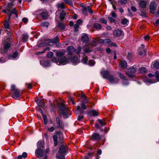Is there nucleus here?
Returning <instances> with one entry per match:
<instances>
[{
  "label": "nucleus",
  "instance_id": "nucleus-58",
  "mask_svg": "<svg viewBox=\"0 0 159 159\" xmlns=\"http://www.w3.org/2000/svg\"><path fill=\"white\" fill-rule=\"evenodd\" d=\"M43 119L44 123L45 124H46L47 123V119L46 116L45 115H43Z\"/></svg>",
  "mask_w": 159,
  "mask_h": 159
},
{
  "label": "nucleus",
  "instance_id": "nucleus-60",
  "mask_svg": "<svg viewBox=\"0 0 159 159\" xmlns=\"http://www.w3.org/2000/svg\"><path fill=\"white\" fill-rule=\"evenodd\" d=\"M87 10H88L90 14H92L93 13V12L92 10L89 7H88Z\"/></svg>",
  "mask_w": 159,
  "mask_h": 159
},
{
  "label": "nucleus",
  "instance_id": "nucleus-62",
  "mask_svg": "<svg viewBox=\"0 0 159 159\" xmlns=\"http://www.w3.org/2000/svg\"><path fill=\"white\" fill-rule=\"evenodd\" d=\"M144 39L146 41L150 39L149 36L148 35H146L143 37Z\"/></svg>",
  "mask_w": 159,
  "mask_h": 159
},
{
  "label": "nucleus",
  "instance_id": "nucleus-7",
  "mask_svg": "<svg viewBox=\"0 0 159 159\" xmlns=\"http://www.w3.org/2000/svg\"><path fill=\"white\" fill-rule=\"evenodd\" d=\"M56 135H54L53 136L54 144L55 146H57L58 142H61L63 139V134L60 132L56 133Z\"/></svg>",
  "mask_w": 159,
  "mask_h": 159
},
{
  "label": "nucleus",
  "instance_id": "nucleus-33",
  "mask_svg": "<svg viewBox=\"0 0 159 159\" xmlns=\"http://www.w3.org/2000/svg\"><path fill=\"white\" fill-rule=\"evenodd\" d=\"M97 39H93L92 40L91 44L93 47H96L97 46V42L98 41H97Z\"/></svg>",
  "mask_w": 159,
  "mask_h": 159
},
{
  "label": "nucleus",
  "instance_id": "nucleus-8",
  "mask_svg": "<svg viewBox=\"0 0 159 159\" xmlns=\"http://www.w3.org/2000/svg\"><path fill=\"white\" fill-rule=\"evenodd\" d=\"M108 80L111 84H117L119 80L116 77L112 75H110L109 76Z\"/></svg>",
  "mask_w": 159,
  "mask_h": 159
},
{
  "label": "nucleus",
  "instance_id": "nucleus-43",
  "mask_svg": "<svg viewBox=\"0 0 159 159\" xmlns=\"http://www.w3.org/2000/svg\"><path fill=\"white\" fill-rule=\"evenodd\" d=\"M41 64L45 66H48V62L46 61H43L41 62Z\"/></svg>",
  "mask_w": 159,
  "mask_h": 159
},
{
  "label": "nucleus",
  "instance_id": "nucleus-20",
  "mask_svg": "<svg viewBox=\"0 0 159 159\" xmlns=\"http://www.w3.org/2000/svg\"><path fill=\"white\" fill-rule=\"evenodd\" d=\"M146 50L145 49H140L139 51V54L142 56H144L146 54Z\"/></svg>",
  "mask_w": 159,
  "mask_h": 159
},
{
  "label": "nucleus",
  "instance_id": "nucleus-2",
  "mask_svg": "<svg viewBox=\"0 0 159 159\" xmlns=\"http://www.w3.org/2000/svg\"><path fill=\"white\" fill-rule=\"evenodd\" d=\"M80 100H81L80 103V114H81L84 113V110L87 109V106L86 104L89 102L86 96L83 92H81Z\"/></svg>",
  "mask_w": 159,
  "mask_h": 159
},
{
  "label": "nucleus",
  "instance_id": "nucleus-47",
  "mask_svg": "<svg viewBox=\"0 0 159 159\" xmlns=\"http://www.w3.org/2000/svg\"><path fill=\"white\" fill-rule=\"evenodd\" d=\"M38 104L39 106H40L41 107H43L44 106V103L43 102V100L39 101Z\"/></svg>",
  "mask_w": 159,
  "mask_h": 159
},
{
  "label": "nucleus",
  "instance_id": "nucleus-40",
  "mask_svg": "<svg viewBox=\"0 0 159 159\" xmlns=\"http://www.w3.org/2000/svg\"><path fill=\"white\" fill-rule=\"evenodd\" d=\"M128 21V20L127 19L125 18H124L121 20V23L123 25H125L127 24Z\"/></svg>",
  "mask_w": 159,
  "mask_h": 159
},
{
  "label": "nucleus",
  "instance_id": "nucleus-30",
  "mask_svg": "<svg viewBox=\"0 0 159 159\" xmlns=\"http://www.w3.org/2000/svg\"><path fill=\"white\" fill-rule=\"evenodd\" d=\"M146 2L144 1L140 2V6L142 8H145L146 7Z\"/></svg>",
  "mask_w": 159,
  "mask_h": 159
},
{
  "label": "nucleus",
  "instance_id": "nucleus-25",
  "mask_svg": "<svg viewBox=\"0 0 159 159\" xmlns=\"http://www.w3.org/2000/svg\"><path fill=\"white\" fill-rule=\"evenodd\" d=\"M128 70L129 73L133 74L135 72L136 69L135 67L132 66V67L128 69Z\"/></svg>",
  "mask_w": 159,
  "mask_h": 159
},
{
  "label": "nucleus",
  "instance_id": "nucleus-16",
  "mask_svg": "<svg viewBox=\"0 0 159 159\" xmlns=\"http://www.w3.org/2000/svg\"><path fill=\"white\" fill-rule=\"evenodd\" d=\"M56 122L57 127L59 128H62L63 127V124L62 122L60 121V119L59 117H57L56 118Z\"/></svg>",
  "mask_w": 159,
  "mask_h": 159
},
{
  "label": "nucleus",
  "instance_id": "nucleus-24",
  "mask_svg": "<svg viewBox=\"0 0 159 159\" xmlns=\"http://www.w3.org/2000/svg\"><path fill=\"white\" fill-rule=\"evenodd\" d=\"M10 46V43H7V44H6L4 46V50L3 51V50H1V52L2 53H5L6 52V50L9 48Z\"/></svg>",
  "mask_w": 159,
  "mask_h": 159
},
{
  "label": "nucleus",
  "instance_id": "nucleus-14",
  "mask_svg": "<svg viewBox=\"0 0 159 159\" xmlns=\"http://www.w3.org/2000/svg\"><path fill=\"white\" fill-rule=\"evenodd\" d=\"M91 139L93 140H99L101 139V137L98 134L94 133L92 135Z\"/></svg>",
  "mask_w": 159,
  "mask_h": 159
},
{
  "label": "nucleus",
  "instance_id": "nucleus-61",
  "mask_svg": "<svg viewBox=\"0 0 159 159\" xmlns=\"http://www.w3.org/2000/svg\"><path fill=\"white\" fill-rule=\"evenodd\" d=\"M111 15L112 17L115 18L117 17V16L116 13L114 12H112L111 13Z\"/></svg>",
  "mask_w": 159,
  "mask_h": 159
},
{
  "label": "nucleus",
  "instance_id": "nucleus-57",
  "mask_svg": "<svg viewBox=\"0 0 159 159\" xmlns=\"http://www.w3.org/2000/svg\"><path fill=\"white\" fill-rule=\"evenodd\" d=\"M68 102L70 103H72L73 104H75V103L74 102L73 99L72 98V97H70L69 98V100H68Z\"/></svg>",
  "mask_w": 159,
  "mask_h": 159
},
{
  "label": "nucleus",
  "instance_id": "nucleus-59",
  "mask_svg": "<svg viewBox=\"0 0 159 159\" xmlns=\"http://www.w3.org/2000/svg\"><path fill=\"white\" fill-rule=\"evenodd\" d=\"M18 56V53L17 52H15L12 55V57L13 58H16Z\"/></svg>",
  "mask_w": 159,
  "mask_h": 159
},
{
  "label": "nucleus",
  "instance_id": "nucleus-22",
  "mask_svg": "<svg viewBox=\"0 0 159 159\" xmlns=\"http://www.w3.org/2000/svg\"><path fill=\"white\" fill-rule=\"evenodd\" d=\"M83 50L85 53H88L90 52L89 45L87 43H85V45L83 47Z\"/></svg>",
  "mask_w": 159,
  "mask_h": 159
},
{
  "label": "nucleus",
  "instance_id": "nucleus-23",
  "mask_svg": "<svg viewBox=\"0 0 159 159\" xmlns=\"http://www.w3.org/2000/svg\"><path fill=\"white\" fill-rule=\"evenodd\" d=\"M152 65L153 67L156 69H159V62L155 61L152 62Z\"/></svg>",
  "mask_w": 159,
  "mask_h": 159
},
{
  "label": "nucleus",
  "instance_id": "nucleus-37",
  "mask_svg": "<svg viewBox=\"0 0 159 159\" xmlns=\"http://www.w3.org/2000/svg\"><path fill=\"white\" fill-rule=\"evenodd\" d=\"M139 71L142 73H145L147 72V70L145 68L142 67L139 69Z\"/></svg>",
  "mask_w": 159,
  "mask_h": 159
},
{
  "label": "nucleus",
  "instance_id": "nucleus-48",
  "mask_svg": "<svg viewBox=\"0 0 159 159\" xmlns=\"http://www.w3.org/2000/svg\"><path fill=\"white\" fill-rule=\"evenodd\" d=\"M92 113V115L93 116H97L98 115V113L95 110H93L91 111Z\"/></svg>",
  "mask_w": 159,
  "mask_h": 159
},
{
  "label": "nucleus",
  "instance_id": "nucleus-6",
  "mask_svg": "<svg viewBox=\"0 0 159 159\" xmlns=\"http://www.w3.org/2000/svg\"><path fill=\"white\" fill-rule=\"evenodd\" d=\"M67 150V148L63 145L60 148L58 152L57 155V159H65V157L63 156L66 152Z\"/></svg>",
  "mask_w": 159,
  "mask_h": 159
},
{
  "label": "nucleus",
  "instance_id": "nucleus-21",
  "mask_svg": "<svg viewBox=\"0 0 159 159\" xmlns=\"http://www.w3.org/2000/svg\"><path fill=\"white\" fill-rule=\"evenodd\" d=\"M121 67L123 69L125 68L127 66V63L125 61L121 60L120 61Z\"/></svg>",
  "mask_w": 159,
  "mask_h": 159
},
{
  "label": "nucleus",
  "instance_id": "nucleus-10",
  "mask_svg": "<svg viewBox=\"0 0 159 159\" xmlns=\"http://www.w3.org/2000/svg\"><path fill=\"white\" fill-rule=\"evenodd\" d=\"M157 7V4L155 2H151L150 4L149 9L150 12L152 14L154 13Z\"/></svg>",
  "mask_w": 159,
  "mask_h": 159
},
{
  "label": "nucleus",
  "instance_id": "nucleus-18",
  "mask_svg": "<svg viewBox=\"0 0 159 159\" xmlns=\"http://www.w3.org/2000/svg\"><path fill=\"white\" fill-rule=\"evenodd\" d=\"M122 31L120 30H115L114 32V35L116 37H119L122 34Z\"/></svg>",
  "mask_w": 159,
  "mask_h": 159
},
{
  "label": "nucleus",
  "instance_id": "nucleus-3",
  "mask_svg": "<svg viewBox=\"0 0 159 159\" xmlns=\"http://www.w3.org/2000/svg\"><path fill=\"white\" fill-rule=\"evenodd\" d=\"M59 42V39L58 38H56L53 39H48L46 40L45 42L41 44L40 46H52L54 44H56L57 46V44Z\"/></svg>",
  "mask_w": 159,
  "mask_h": 159
},
{
  "label": "nucleus",
  "instance_id": "nucleus-36",
  "mask_svg": "<svg viewBox=\"0 0 159 159\" xmlns=\"http://www.w3.org/2000/svg\"><path fill=\"white\" fill-rule=\"evenodd\" d=\"M118 75L119 77L122 80H126V77L124 75L120 72H118Z\"/></svg>",
  "mask_w": 159,
  "mask_h": 159
},
{
  "label": "nucleus",
  "instance_id": "nucleus-32",
  "mask_svg": "<svg viewBox=\"0 0 159 159\" xmlns=\"http://www.w3.org/2000/svg\"><path fill=\"white\" fill-rule=\"evenodd\" d=\"M37 146L39 149H42L43 148V142L41 141H39L37 143Z\"/></svg>",
  "mask_w": 159,
  "mask_h": 159
},
{
  "label": "nucleus",
  "instance_id": "nucleus-64",
  "mask_svg": "<svg viewBox=\"0 0 159 159\" xmlns=\"http://www.w3.org/2000/svg\"><path fill=\"white\" fill-rule=\"evenodd\" d=\"M27 153H26L25 152H23L22 153V157L24 158H25L26 157H27Z\"/></svg>",
  "mask_w": 159,
  "mask_h": 159
},
{
  "label": "nucleus",
  "instance_id": "nucleus-45",
  "mask_svg": "<svg viewBox=\"0 0 159 159\" xmlns=\"http://www.w3.org/2000/svg\"><path fill=\"white\" fill-rule=\"evenodd\" d=\"M98 121L102 126L106 125V123L104 121H102L101 120H98Z\"/></svg>",
  "mask_w": 159,
  "mask_h": 159
},
{
  "label": "nucleus",
  "instance_id": "nucleus-9",
  "mask_svg": "<svg viewBox=\"0 0 159 159\" xmlns=\"http://www.w3.org/2000/svg\"><path fill=\"white\" fill-rule=\"evenodd\" d=\"M36 156L39 157H42L41 159H47V156L46 155H43V153L42 149H39L35 152Z\"/></svg>",
  "mask_w": 159,
  "mask_h": 159
},
{
  "label": "nucleus",
  "instance_id": "nucleus-53",
  "mask_svg": "<svg viewBox=\"0 0 159 159\" xmlns=\"http://www.w3.org/2000/svg\"><path fill=\"white\" fill-rule=\"evenodd\" d=\"M125 74L127 76L130 78H134V75L130 74L128 72H126Z\"/></svg>",
  "mask_w": 159,
  "mask_h": 159
},
{
  "label": "nucleus",
  "instance_id": "nucleus-15",
  "mask_svg": "<svg viewBox=\"0 0 159 159\" xmlns=\"http://www.w3.org/2000/svg\"><path fill=\"white\" fill-rule=\"evenodd\" d=\"M6 12L7 13V14L9 16V18H10L11 15L12 14H15L16 16L17 17L18 16V13L16 9L15 8H13L11 12H8L7 11H6Z\"/></svg>",
  "mask_w": 159,
  "mask_h": 159
},
{
  "label": "nucleus",
  "instance_id": "nucleus-42",
  "mask_svg": "<svg viewBox=\"0 0 159 159\" xmlns=\"http://www.w3.org/2000/svg\"><path fill=\"white\" fill-rule=\"evenodd\" d=\"M95 64L94 61L93 60H89L88 62V64L91 66H93Z\"/></svg>",
  "mask_w": 159,
  "mask_h": 159
},
{
  "label": "nucleus",
  "instance_id": "nucleus-28",
  "mask_svg": "<svg viewBox=\"0 0 159 159\" xmlns=\"http://www.w3.org/2000/svg\"><path fill=\"white\" fill-rule=\"evenodd\" d=\"M93 152L89 153L88 156L85 157L84 159H91L93 157Z\"/></svg>",
  "mask_w": 159,
  "mask_h": 159
},
{
  "label": "nucleus",
  "instance_id": "nucleus-46",
  "mask_svg": "<svg viewBox=\"0 0 159 159\" xmlns=\"http://www.w3.org/2000/svg\"><path fill=\"white\" fill-rule=\"evenodd\" d=\"M5 27L6 28L9 29V25L7 21H5L4 24Z\"/></svg>",
  "mask_w": 159,
  "mask_h": 159
},
{
  "label": "nucleus",
  "instance_id": "nucleus-29",
  "mask_svg": "<svg viewBox=\"0 0 159 159\" xmlns=\"http://www.w3.org/2000/svg\"><path fill=\"white\" fill-rule=\"evenodd\" d=\"M88 60V58L87 57L84 55V56L83 57L82 59L81 62L83 63L84 64H86L87 63V61Z\"/></svg>",
  "mask_w": 159,
  "mask_h": 159
},
{
  "label": "nucleus",
  "instance_id": "nucleus-39",
  "mask_svg": "<svg viewBox=\"0 0 159 159\" xmlns=\"http://www.w3.org/2000/svg\"><path fill=\"white\" fill-rule=\"evenodd\" d=\"M108 20L110 21V22L111 23L113 22L115 24H116V21L113 18L111 17L108 16Z\"/></svg>",
  "mask_w": 159,
  "mask_h": 159
},
{
  "label": "nucleus",
  "instance_id": "nucleus-50",
  "mask_svg": "<svg viewBox=\"0 0 159 159\" xmlns=\"http://www.w3.org/2000/svg\"><path fill=\"white\" fill-rule=\"evenodd\" d=\"M118 2L121 3V4H125L127 3V0H120Z\"/></svg>",
  "mask_w": 159,
  "mask_h": 159
},
{
  "label": "nucleus",
  "instance_id": "nucleus-19",
  "mask_svg": "<svg viewBox=\"0 0 159 159\" xmlns=\"http://www.w3.org/2000/svg\"><path fill=\"white\" fill-rule=\"evenodd\" d=\"M70 59V62H71L74 65H75L77 63L78 58L74 56L71 58Z\"/></svg>",
  "mask_w": 159,
  "mask_h": 159
},
{
  "label": "nucleus",
  "instance_id": "nucleus-52",
  "mask_svg": "<svg viewBox=\"0 0 159 159\" xmlns=\"http://www.w3.org/2000/svg\"><path fill=\"white\" fill-rule=\"evenodd\" d=\"M65 2L68 4L69 5L72 6L73 4L72 2H71V0H64Z\"/></svg>",
  "mask_w": 159,
  "mask_h": 159
},
{
  "label": "nucleus",
  "instance_id": "nucleus-26",
  "mask_svg": "<svg viewBox=\"0 0 159 159\" xmlns=\"http://www.w3.org/2000/svg\"><path fill=\"white\" fill-rule=\"evenodd\" d=\"M94 27L97 30H99L102 28L101 25L100 24L97 23H95L94 24Z\"/></svg>",
  "mask_w": 159,
  "mask_h": 159
},
{
  "label": "nucleus",
  "instance_id": "nucleus-5",
  "mask_svg": "<svg viewBox=\"0 0 159 159\" xmlns=\"http://www.w3.org/2000/svg\"><path fill=\"white\" fill-rule=\"evenodd\" d=\"M11 91L12 94V97L15 99H18L21 95L18 89L16 88L15 85H12L11 86Z\"/></svg>",
  "mask_w": 159,
  "mask_h": 159
},
{
  "label": "nucleus",
  "instance_id": "nucleus-41",
  "mask_svg": "<svg viewBox=\"0 0 159 159\" xmlns=\"http://www.w3.org/2000/svg\"><path fill=\"white\" fill-rule=\"evenodd\" d=\"M75 113L76 115H78V120H80V115H79V114L80 113V109L79 106L77 107V109L75 111Z\"/></svg>",
  "mask_w": 159,
  "mask_h": 159
},
{
  "label": "nucleus",
  "instance_id": "nucleus-13",
  "mask_svg": "<svg viewBox=\"0 0 159 159\" xmlns=\"http://www.w3.org/2000/svg\"><path fill=\"white\" fill-rule=\"evenodd\" d=\"M101 74L103 78L107 80H108V78L109 77V76L110 75L109 72L108 70H103L102 71Z\"/></svg>",
  "mask_w": 159,
  "mask_h": 159
},
{
  "label": "nucleus",
  "instance_id": "nucleus-11",
  "mask_svg": "<svg viewBox=\"0 0 159 159\" xmlns=\"http://www.w3.org/2000/svg\"><path fill=\"white\" fill-rule=\"evenodd\" d=\"M81 40L84 43H87L89 40V38L87 34H83L81 37Z\"/></svg>",
  "mask_w": 159,
  "mask_h": 159
},
{
  "label": "nucleus",
  "instance_id": "nucleus-31",
  "mask_svg": "<svg viewBox=\"0 0 159 159\" xmlns=\"http://www.w3.org/2000/svg\"><path fill=\"white\" fill-rule=\"evenodd\" d=\"M22 40L23 42H25L29 36L27 34H23L22 35Z\"/></svg>",
  "mask_w": 159,
  "mask_h": 159
},
{
  "label": "nucleus",
  "instance_id": "nucleus-55",
  "mask_svg": "<svg viewBox=\"0 0 159 159\" xmlns=\"http://www.w3.org/2000/svg\"><path fill=\"white\" fill-rule=\"evenodd\" d=\"M155 75L157 80L159 81V72L158 71H156L155 72Z\"/></svg>",
  "mask_w": 159,
  "mask_h": 159
},
{
  "label": "nucleus",
  "instance_id": "nucleus-54",
  "mask_svg": "<svg viewBox=\"0 0 159 159\" xmlns=\"http://www.w3.org/2000/svg\"><path fill=\"white\" fill-rule=\"evenodd\" d=\"M53 55V53L52 52H49L47 54V56L48 57L50 58Z\"/></svg>",
  "mask_w": 159,
  "mask_h": 159
},
{
  "label": "nucleus",
  "instance_id": "nucleus-4",
  "mask_svg": "<svg viewBox=\"0 0 159 159\" xmlns=\"http://www.w3.org/2000/svg\"><path fill=\"white\" fill-rule=\"evenodd\" d=\"M58 106L60 109L59 112L64 117L67 118L69 113L68 108L63 103L59 104Z\"/></svg>",
  "mask_w": 159,
  "mask_h": 159
},
{
  "label": "nucleus",
  "instance_id": "nucleus-63",
  "mask_svg": "<svg viewBox=\"0 0 159 159\" xmlns=\"http://www.w3.org/2000/svg\"><path fill=\"white\" fill-rule=\"evenodd\" d=\"M140 15L142 16H143L144 17H146L147 16L146 13L143 11L141 12V14H140Z\"/></svg>",
  "mask_w": 159,
  "mask_h": 159
},
{
  "label": "nucleus",
  "instance_id": "nucleus-35",
  "mask_svg": "<svg viewBox=\"0 0 159 159\" xmlns=\"http://www.w3.org/2000/svg\"><path fill=\"white\" fill-rule=\"evenodd\" d=\"M66 15V13L64 11H62L60 13V18L61 20H62L64 19V18L65 17V16Z\"/></svg>",
  "mask_w": 159,
  "mask_h": 159
},
{
  "label": "nucleus",
  "instance_id": "nucleus-27",
  "mask_svg": "<svg viewBox=\"0 0 159 159\" xmlns=\"http://www.w3.org/2000/svg\"><path fill=\"white\" fill-rule=\"evenodd\" d=\"M40 15L42 18L43 19H46L47 18L48 16L47 12L45 11L42 12Z\"/></svg>",
  "mask_w": 159,
  "mask_h": 159
},
{
  "label": "nucleus",
  "instance_id": "nucleus-44",
  "mask_svg": "<svg viewBox=\"0 0 159 159\" xmlns=\"http://www.w3.org/2000/svg\"><path fill=\"white\" fill-rule=\"evenodd\" d=\"M58 26L59 28H60L61 29H63L65 28V25L62 23H59L58 24Z\"/></svg>",
  "mask_w": 159,
  "mask_h": 159
},
{
  "label": "nucleus",
  "instance_id": "nucleus-49",
  "mask_svg": "<svg viewBox=\"0 0 159 159\" xmlns=\"http://www.w3.org/2000/svg\"><path fill=\"white\" fill-rule=\"evenodd\" d=\"M100 22L106 24H107V20L103 18H102L100 20Z\"/></svg>",
  "mask_w": 159,
  "mask_h": 159
},
{
  "label": "nucleus",
  "instance_id": "nucleus-12",
  "mask_svg": "<svg viewBox=\"0 0 159 159\" xmlns=\"http://www.w3.org/2000/svg\"><path fill=\"white\" fill-rule=\"evenodd\" d=\"M80 7L82 8L81 11L82 13L84 15H88L87 9L84 6V3H80Z\"/></svg>",
  "mask_w": 159,
  "mask_h": 159
},
{
  "label": "nucleus",
  "instance_id": "nucleus-51",
  "mask_svg": "<svg viewBox=\"0 0 159 159\" xmlns=\"http://www.w3.org/2000/svg\"><path fill=\"white\" fill-rule=\"evenodd\" d=\"M79 20H77V24H75L74 25V27L75 31L78 30H77L76 29H77L79 27Z\"/></svg>",
  "mask_w": 159,
  "mask_h": 159
},
{
  "label": "nucleus",
  "instance_id": "nucleus-38",
  "mask_svg": "<svg viewBox=\"0 0 159 159\" xmlns=\"http://www.w3.org/2000/svg\"><path fill=\"white\" fill-rule=\"evenodd\" d=\"M109 1H110L111 3V4L112 5V7L114 9L116 10V6L114 5V3H116V1H113V0H108Z\"/></svg>",
  "mask_w": 159,
  "mask_h": 159
},
{
  "label": "nucleus",
  "instance_id": "nucleus-1",
  "mask_svg": "<svg viewBox=\"0 0 159 159\" xmlns=\"http://www.w3.org/2000/svg\"><path fill=\"white\" fill-rule=\"evenodd\" d=\"M65 53L66 51L65 50L57 52L56 53V56L58 57L57 59V60L54 58L52 59V61L59 65H66L69 63L70 62V59H67L65 57H62Z\"/></svg>",
  "mask_w": 159,
  "mask_h": 159
},
{
  "label": "nucleus",
  "instance_id": "nucleus-34",
  "mask_svg": "<svg viewBox=\"0 0 159 159\" xmlns=\"http://www.w3.org/2000/svg\"><path fill=\"white\" fill-rule=\"evenodd\" d=\"M57 7L58 9L61 8L63 9L65 7L64 3H58L57 4Z\"/></svg>",
  "mask_w": 159,
  "mask_h": 159
},
{
  "label": "nucleus",
  "instance_id": "nucleus-56",
  "mask_svg": "<svg viewBox=\"0 0 159 159\" xmlns=\"http://www.w3.org/2000/svg\"><path fill=\"white\" fill-rule=\"evenodd\" d=\"M49 24V23L47 22H44L41 24V25L43 26H46V27H48V26Z\"/></svg>",
  "mask_w": 159,
  "mask_h": 159
},
{
  "label": "nucleus",
  "instance_id": "nucleus-17",
  "mask_svg": "<svg viewBox=\"0 0 159 159\" xmlns=\"http://www.w3.org/2000/svg\"><path fill=\"white\" fill-rule=\"evenodd\" d=\"M67 50L69 55H71L72 52H75V49L72 46L68 47L67 48Z\"/></svg>",
  "mask_w": 159,
  "mask_h": 159
}]
</instances>
